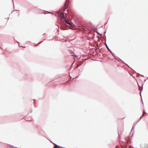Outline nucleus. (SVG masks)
<instances>
[{
	"label": "nucleus",
	"mask_w": 148,
	"mask_h": 148,
	"mask_svg": "<svg viewBox=\"0 0 148 148\" xmlns=\"http://www.w3.org/2000/svg\"><path fill=\"white\" fill-rule=\"evenodd\" d=\"M140 95L141 96V95Z\"/></svg>",
	"instance_id": "f3484780"
},
{
	"label": "nucleus",
	"mask_w": 148,
	"mask_h": 148,
	"mask_svg": "<svg viewBox=\"0 0 148 148\" xmlns=\"http://www.w3.org/2000/svg\"><path fill=\"white\" fill-rule=\"evenodd\" d=\"M143 113H144V114H145H145H147V113H146V112H145V110H143Z\"/></svg>",
	"instance_id": "6e6552de"
},
{
	"label": "nucleus",
	"mask_w": 148,
	"mask_h": 148,
	"mask_svg": "<svg viewBox=\"0 0 148 148\" xmlns=\"http://www.w3.org/2000/svg\"><path fill=\"white\" fill-rule=\"evenodd\" d=\"M119 60H121V61H122L120 59V58H119Z\"/></svg>",
	"instance_id": "2eb2a0df"
},
{
	"label": "nucleus",
	"mask_w": 148,
	"mask_h": 148,
	"mask_svg": "<svg viewBox=\"0 0 148 148\" xmlns=\"http://www.w3.org/2000/svg\"><path fill=\"white\" fill-rule=\"evenodd\" d=\"M134 127H135V126H134L133 127H132V129L131 130V132L132 130L134 128Z\"/></svg>",
	"instance_id": "9d476101"
},
{
	"label": "nucleus",
	"mask_w": 148,
	"mask_h": 148,
	"mask_svg": "<svg viewBox=\"0 0 148 148\" xmlns=\"http://www.w3.org/2000/svg\"><path fill=\"white\" fill-rule=\"evenodd\" d=\"M48 12V13H50V12Z\"/></svg>",
	"instance_id": "4468645a"
},
{
	"label": "nucleus",
	"mask_w": 148,
	"mask_h": 148,
	"mask_svg": "<svg viewBox=\"0 0 148 148\" xmlns=\"http://www.w3.org/2000/svg\"><path fill=\"white\" fill-rule=\"evenodd\" d=\"M144 114H145L144 113H143V115L141 116L140 119L137 121V122H138L141 119L142 117L144 115Z\"/></svg>",
	"instance_id": "39448f33"
},
{
	"label": "nucleus",
	"mask_w": 148,
	"mask_h": 148,
	"mask_svg": "<svg viewBox=\"0 0 148 148\" xmlns=\"http://www.w3.org/2000/svg\"><path fill=\"white\" fill-rule=\"evenodd\" d=\"M61 16L62 19L64 20H65L66 19V18L64 17V13H61Z\"/></svg>",
	"instance_id": "f03ea898"
},
{
	"label": "nucleus",
	"mask_w": 148,
	"mask_h": 148,
	"mask_svg": "<svg viewBox=\"0 0 148 148\" xmlns=\"http://www.w3.org/2000/svg\"><path fill=\"white\" fill-rule=\"evenodd\" d=\"M8 148H14L13 146H10L9 147H8Z\"/></svg>",
	"instance_id": "0eeeda50"
},
{
	"label": "nucleus",
	"mask_w": 148,
	"mask_h": 148,
	"mask_svg": "<svg viewBox=\"0 0 148 148\" xmlns=\"http://www.w3.org/2000/svg\"><path fill=\"white\" fill-rule=\"evenodd\" d=\"M65 21L66 23L69 24V25H70L71 26L73 27L74 25L73 23H72L71 22H70L68 20H65Z\"/></svg>",
	"instance_id": "f257e3e1"
},
{
	"label": "nucleus",
	"mask_w": 148,
	"mask_h": 148,
	"mask_svg": "<svg viewBox=\"0 0 148 148\" xmlns=\"http://www.w3.org/2000/svg\"><path fill=\"white\" fill-rule=\"evenodd\" d=\"M71 56H74V55H73V54L71 55Z\"/></svg>",
	"instance_id": "f8f14e48"
},
{
	"label": "nucleus",
	"mask_w": 148,
	"mask_h": 148,
	"mask_svg": "<svg viewBox=\"0 0 148 148\" xmlns=\"http://www.w3.org/2000/svg\"><path fill=\"white\" fill-rule=\"evenodd\" d=\"M0 48H1V49H2V48L0 47Z\"/></svg>",
	"instance_id": "dca6fc26"
},
{
	"label": "nucleus",
	"mask_w": 148,
	"mask_h": 148,
	"mask_svg": "<svg viewBox=\"0 0 148 148\" xmlns=\"http://www.w3.org/2000/svg\"><path fill=\"white\" fill-rule=\"evenodd\" d=\"M53 148H58L57 147L54 146Z\"/></svg>",
	"instance_id": "9b49d317"
},
{
	"label": "nucleus",
	"mask_w": 148,
	"mask_h": 148,
	"mask_svg": "<svg viewBox=\"0 0 148 148\" xmlns=\"http://www.w3.org/2000/svg\"><path fill=\"white\" fill-rule=\"evenodd\" d=\"M94 31H95V32H96V33H98V34H100L101 35V36H102V34H99V33L97 32V29H95V30H94Z\"/></svg>",
	"instance_id": "20e7f679"
},
{
	"label": "nucleus",
	"mask_w": 148,
	"mask_h": 148,
	"mask_svg": "<svg viewBox=\"0 0 148 148\" xmlns=\"http://www.w3.org/2000/svg\"><path fill=\"white\" fill-rule=\"evenodd\" d=\"M54 144L55 145H56V146H58L59 147H60V146H58L56 144ZM61 147L62 148H65V147Z\"/></svg>",
	"instance_id": "423d86ee"
},
{
	"label": "nucleus",
	"mask_w": 148,
	"mask_h": 148,
	"mask_svg": "<svg viewBox=\"0 0 148 148\" xmlns=\"http://www.w3.org/2000/svg\"><path fill=\"white\" fill-rule=\"evenodd\" d=\"M104 45H106V48H107V49H108V50H110V51H111V50L108 47V46H107V44L106 43H104Z\"/></svg>",
	"instance_id": "7ed1b4c3"
},
{
	"label": "nucleus",
	"mask_w": 148,
	"mask_h": 148,
	"mask_svg": "<svg viewBox=\"0 0 148 148\" xmlns=\"http://www.w3.org/2000/svg\"><path fill=\"white\" fill-rule=\"evenodd\" d=\"M74 63V62L72 64V65H73V64Z\"/></svg>",
	"instance_id": "ddd939ff"
},
{
	"label": "nucleus",
	"mask_w": 148,
	"mask_h": 148,
	"mask_svg": "<svg viewBox=\"0 0 148 148\" xmlns=\"http://www.w3.org/2000/svg\"><path fill=\"white\" fill-rule=\"evenodd\" d=\"M64 6H65V9L64 10H65L66 8V6H67L66 5V3H65V4H64Z\"/></svg>",
	"instance_id": "1a4fd4ad"
}]
</instances>
